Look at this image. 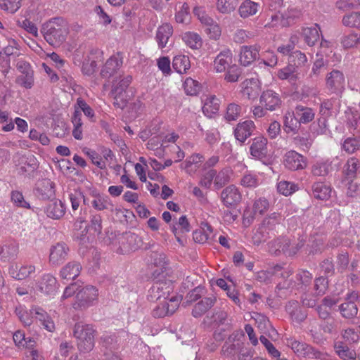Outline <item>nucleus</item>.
I'll return each mask as SVG.
<instances>
[{
    "label": "nucleus",
    "instance_id": "bf43d9fd",
    "mask_svg": "<svg viewBox=\"0 0 360 360\" xmlns=\"http://www.w3.org/2000/svg\"><path fill=\"white\" fill-rule=\"evenodd\" d=\"M288 60L290 64L294 65L297 69L298 66L304 65L307 58L306 55L300 51H295L290 54Z\"/></svg>",
    "mask_w": 360,
    "mask_h": 360
},
{
    "label": "nucleus",
    "instance_id": "4468645a",
    "mask_svg": "<svg viewBox=\"0 0 360 360\" xmlns=\"http://www.w3.org/2000/svg\"><path fill=\"white\" fill-rule=\"evenodd\" d=\"M123 64V57L120 53L110 56L104 64L101 75L103 77L110 78L116 74Z\"/></svg>",
    "mask_w": 360,
    "mask_h": 360
},
{
    "label": "nucleus",
    "instance_id": "e433bc0d",
    "mask_svg": "<svg viewBox=\"0 0 360 360\" xmlns=\"http://www.w3.org/2000/svg\"><path fill=\"white\" fill-rule=\"evenodd\" d=\"M233 171L230 167H224L218 173L216 172L214 176V186L216 189H219L228 184L230 180Z\"/></svg>",
    "mask_w": 360,
    "mask_h": 360
},
{
    "label": "nucleus",
    "instance_id": "49530a36",
    "mask_svg": "<svg viewBox=\"0 0 360 360\" xmlns=\"http://www.w3.org/2000/svg\"><path fill=\"white\" fill-rule=\"evenodd\" d=\"M22 0H0V8L8 13H15L21 7Z\"/></svg>",
    "mask_w": 360,
    "mask_h": 360
},
{
    "label": "nucleus",
    "instance_id": "4be33fe9",
    "mask_svg": "<svg viewBox=\"0 0 360 360\" xmlns=\"http://www.w3.org/2000/svg\"><path fill=\"white\" fill-rule=\"evenodd\" d=\"M232 53L230 50L221 51L214 60V69L217 72H222L231 65Z\"/></svg>",
    "mask_w": 360,
    "mask_h": 360
},
{
    "label": "nucleus",
    "instance_id": "0eeeda50",
    "mask_svg": "<svg viewBox=\"0 0 360 360\" xmlns=\"http://www.w3.org/2000/svg\"><path fill=\"white\" fill-rule=\"evenodd\" d=\"M179 302V299L173 295L169 300H163L153 309L152 315L155 318H162L172 315L178 309Z\"/></svg>",
    "mask_w": 360,
    "mask_h": 360
},
{
    "label": "nucleus",
    "instance_id": "5fc2aeb1",
    "mask_svg": "<svg viewBox=\"0 0 360 360\" xmlns=\"http://www.w3.org/2000/svg\"><path fill=\"white\" fill-rule=\"evenodd\" d=\"M240 184L243 187L254 188L259 185V179L257 174L247 173L240 179Z\"/></svg>",
    "mask_w": 360,
    "mask_h": 360
},
{
    "label": "nucleus",
    "instance_id": "c756f323",
    "mask_svg": "<svg viewBox=\"0 0 360 360\" xmlns=\"http://www.w3.org/2000/svg\"><path fill=\"white\" fill-rule=\"evenodd\" d=\"M212 228L207 223H202L200 229L193 233V238L195 242L204 244L212 238Z\"/></svg>",
    "mask_w": 360,
    "mask_h": 360
},
{
    "label": "nucleus",
    "instance_id": "cd10ccee",
    "mask_svg": "<svg viewBox=\"0 0 360 360\" xmlns=\"http://www.w3.org/2000/svg\"><path fill=\"white\" fill-rule=\"evenodd\" d=\"M313 196L321 200H327L330 197L331 187L323 181H316L311 186Z\"/></svg>",
    "mask_w": 360,
    "mask_h": 360
},
{
    "label": "nucleus",
    "instance_id": "e2e57ef3",
    "mask_svg": "<svg viewBox=\"0 0 360 360\" xmlns=\"http://www.w3.org/2000/svg\"><path fill=\"white\" fill-rule=\"evenodd\" d=\"M11 198L15 206L27 209L30 208V203L25 200L22 193L20 191H13L11 193Z\"/></svg>",
    "mask_w": 360,
    "mask_h": 360
},
{
    "label": "nucleus",
    "instance_id": "f8f14e48",
    "mask_svg": "<svg viewBox=\"0 0 360 360\" xmlns=\"http://www.w3.org/2000/svg\"><path fill=\"white\" fill-rule=\"evenodd\" d=\"M259 103L266 110L274 111L281 108L282 101L278 93L271 89H267L262 93Z\"/></svg>",
    "mask_w": 360,
    "mask_h": 360
},
{
    "label": "nucleus",
    "instance_id": "0e129e2a",
    "mask_svg": "<svg viewBox=\"0 0 360 360\" xmlns=\"http://www.w3.org/2000/svg\"><path fill=\"white\" fill-rule=\"evenodd\" d=\"M342 148L348 153H353L360 148V139L354 137L347 138L345 140Z\"/></svg>",
    "mask_w": 360,
    "mask_h": 360
},
{
    "label": "nucleus",
    "instance_id": "20e7f679",
    "mask_svg": "<svg viewBox=\"0 0 360 360\" xmlns=\"http://www.w3.org/2000/svg\"><path fill=\"white\" fill-rule=\"evenodd\" d=\"M131 81L132 77L131 75H127L120 80L113 81L110 94L113 97V104L115 107L123 109L127 106L130 99L127 89Z\"/></svg>",
    "mask_w": 360,
    "mask_h": 360
},
{
    "label": "nucleus",
    "instance_id": "f257e3e1",
    "mask_svg": "<svg viewBox=\"0 0 360 360\" xmlns=\"http://www.w3.org/2000/svg\"><path fill=\"white\" fill-rule=\"evenodd\" d=\"M41 32L50 45L60 46L69 33L68 23L63 18H53L44 24Z\"/></svg>",
    "mask_w": 360,
    "mask_h": 360
},
{
    "label": "nucleus",
    "instance_id": "7c9ffc66",
    "mask_svg": "<svg viewBox=\"0 0 360 360\" xmlns=\"http://www.w3.org/2000/svg\"><path fill=\"white\" fill-rule=\"evenodd\" d=\"M301 124L298 119L297 118V115H295V111L292 112H287L284 116L283 120V127L284 130L286 133H297Z\"/></svg>",
    "mask_w": 360,
    "mask_h": 360
},
{
    "label": "nucleus",
    "instance_id": "864d4df0",
    "mask_svg": "<svg viewBox=\"0 0 360 360\" xmlns=\"http://www.w3.org/2000/svg\"><path fill=\"white\" fill-rule=\"evenodd\" d=\"M219 99L215 96H212L206 99L202 110L204 112H207L215 114L219 110Z\"/></svg>",
    "mask_w": 360,
    "mask_h": 360
},
{
    "label": "nucleus",
    "instance_id": "423d86ee",
    "mask_svg": "<svg viewBox=\"0 0 360 360\" xmlns=\"http://www.w3.org/2000/svg\"><path fill=\"white\" fill-rule=\"evenodd\" d=\"M345 78L344 74L338 70H333L326 77V89L330 94L341 96L345 90Z\"/></svg>",
    "mask_w": 360,
    "mask_h": 360
},
{
    "label": "nucleus",
    "instance_id": "bb28decb",
    "mask_svg": "<svg viewBox=\"0 0 360 360\" xmlns=\"http://www.w3.org/2000/svg\"><path fill=\"white\" fill-rule=\"evenodd\" d=\"M65 206L60 200H55L49 202L45 208V213L47 217L58 219L61 218L65 213Z\"/></svg>",
    "mask_w": 360,
    "mask_h": 360
},
{
    "label": "nucleus",
    "instance_id": "a19ab883",
    "mask_svg": "<svg viewBox=\"0 0 360 360\" xmlns=\"http://www.w3.org/2000/svg\"><path fill=\"white\" fill-rule=\"evenodd\" d=\"M72 122L74 125L72 136L75 139L81 140L82 139V113L80 110H75L72 117Z\"/></svg>",
    "mask_w": 360,
    "mask_h": 360
},
{
    "label": "nucleus",
    "instance_id": "7ed1b4c3",
    "mask_svg": "<svg viewBox=\"0 0 360 360\" xmlns=\"http://www.w3.org/2000/svg\"><path fill=\"white\" fill-rule=\"evenodd\" d=\"M95 330L91 325L82 322L75 323L73 334L77 340V346L80 351L89 352L94 347Z\"/></svg>",
    "mask_w": 360,
    "mask_h": 360
},
{
    "label": "nucleus",
    "instance_id": "69168bd1",
    "mask_svg": "<svg viewBox=\"0 0 360 360\" xmlns=\"http://www.w3.org/2000/svg\"><path fill=\"white\" fill-rule=\"evenodd\" d=\"M328 288V280L323 276L316 278L314 281V290L316 296L324 295Z\"/></svg>",
    "mask_w": 360,
    "mask_h": 360
},
{
    "label": "nucleus",
    "instance_id": "412c9836",
    "mask_svg": "<svg viewBox=\"0 0 360 360\" xmlns=\"http://www.w3.org/2000/svg\"><path fill=\"white\" fill-rule=\"evenodd\" d=\"M36 271L34 265L25 264L20 266L12 265L8 272L12 278L15 280H23L32 276Z\"/></svg>",
    "mask_w": 360,
    "mask_h": 360
},
{
    "label": "nucleus",
    "instance_id": "de8ad7c7",
    "mask_svg": "<svg viewBox=\"0 0 360 360\" xmlns=\"http://www.w3.org/2000/svg\"><path fill=\"white\" fill-rule=\"evenodd\" d=\"M88 229L93 230L98 235L102 232V217L100 214L91 212L90 214V221Z\"/></svg>",
    "mask_w": 360,
    "mask_h": 360
},
{
    "label": "nucleus",
    "instance_id": "b1692460",
    "mask_svg": "<svg viewBox=\"0 0 360 360\" xmlns=\"http://www.w3.org/2000/svg\"><path fill=\"white\" fill-rule=\"evenodd\" d=\"M285 310L290 315L291 319L298 323L304 321L307 316V312L304 311L299 305V303L295 300L289 301L286 304Z\"/></svg>",
    "mask_w": 360,
    "mask_h": 360
},
{
    "label": "nucleus",
    "instance_id": "4d7b16f0",
    "mask_svg": "<svg viewBox=\"0 0 360 360\" xmlns=\"http://www.w3.org/2000/svg\"><path fill=\"white\" fill-rule=\"evenodd\" d=\"M299 41V37L296 35H292L290 37L289 41L287 44L281 45L278 47V52L283 55H289L292 53V51L295 49V45Z\"/></svg>",
    "mask_w": 360,
    "mask_h": 360
},
{
    "label": "nucleus",
    "instance_id": "338daca9",
    "mask_svg": "<svg viewBox=\"0 0 360 360\" xmlns=\"http://www.w3.org/2000/svg\"><path fill=\"white\" fill-rule=\"evenodd\" d=\"M360 37L356 33H349L345 35L341 39V44L345 49H349L355 46L359 42Z\"/></svg>",
    "mask_w": 360,
    "mask_h": 360
},
{
    "label": "nucleus",
    "instance_id": "5701e85b",
    "mask_svg": "<svg viewBox=\"0 0 360 360\" xmlns=\"http://www.w3.org/2000/svg\"><path fill=\"white\" fill-rule=\"evenodd\" d=\"M82 269L79 262H69L60 269V276L62 279L75 280L79 275Z\"/></svg>",
    "mask_w": 360,
    "mask_h": 360
},
{
    "label": "nucleus",
    "instance_id": "473e14b6",
    "mask_svg": "<svg viewBox=\"0 0 360 360\" xmlns=\"http://www.w3.org/2000/svg\"><path fill=\"white\" fill-rule=\"evenodd\" d=\"M320 32L319 25L315 24L314 27L303 28L302 35L306 44L309 46H313L319 39Z\"/></svg>",
    "mask_w": 360,
    "mask_h": 360
},
{
    "label": "nucleus",
    "instance_id": "774afa93",
    "mask_svg": "<svg viewBox=\"0 0 360 360\" xmlns=\"http://www.w3.org/2000/svg\"><path fill=\"white\" fill-rule=\"evenodd\" d=\"M307 358L316 360H336L327 352L320 351L313 347L310 349Z\"/></svg>",
    "mask_w": 360,
    "mask_h": 360
},
{
    "label": "nucleus",
    "instance_id": "1a4fd4ad",
    "mask_svg": "<svg viewBox=\"0 0 360 360\" xmlns=\"http://www.w3.org/2000/svg\"><path fill=\"white\" fill-rule=\"evenodd\" d=\"M283 165L291 171L302 170L307 167V158L295 150H292L285 154Z\"/></svg>",
    "mask_w": 360,
    "mask_h": 360
},
{
    "label": "nucleus",
    "instance_id": "8fccbe9b",
    "mask_svg": "<svg viewBox=\"0 0 360 360\" xmlns=\"http://www.w3.org/2000/svg\"><path fill=\"white\" fill-rule=\"evenodd\" d=\"M102 344L108 351H115L119 349L117 337L115 334H104L102 338Z\"/></svg>",
    "mask_w": 360,
    "mask_h": 360
},
{
    "label": "nucleus",
    "instance_id": "37998d69",
    "mask_svg": "<svg viewBox=\"0 0 360 360\" xmlns=\"http://www.w3.org/2000/svg\"><path fill=\"white\" fill-rule=\"evenodd\" d=\"M359 160L355 158L348 159L344 166V173L348 179H352L356 176L359 168Z\"/></svg>",
    "mask_w": 360,
    "mask_h": 360
},
{
    "label": "nucleus",
    "instance_id": "dca6fc26",
    "mask_svg": "<svg viewBox=\"0 0 360 360\" xmlns=\"http://www.w3.org/2000/svg\"><path fill=\"white\" fill-rule=\"evenodd\" d=\"M267 139L264 136H257L252 139L250 147V155L257 160H263L267 156Z\"/></svg>",
    "mask_w": 360,
    "mask_h": 360
},
{
    "label": "nucleus",
    "instance_id": "f03ea898",
    "mask_svg": "<svg viewBox=\"0 0 360 360\" xmlns=\"http://www.w3.org/2000/svg\"><path fill=\"white\" fill-rule=\"evenodd\" d=\"M167 271V264L163 262L160 267H157L152 273V278L155 282L150 288L151 297L157 300H160L161 298L169 300L172 297L170 296L173 292L172 282L165 280L168 275Z\"/></svg>",
    "mask_w": 360,
    "mask_h": 360
},
{
    "label": "nucleus",
    "instance_id": "39448f33",
    "mask_svg": "<svg viewBox=\"0 0 360 360\" xmlns=\"http://www.w3.org/2000/svg\"><path fill=\"white\" fill-rule=\"evenodd\" d=\"M98 297V289L94 285H87L78 289L75 302L72 303V307L76 310H86L96 302Z\"/></svg>",
    "mask_w": 360,
    "mask_h": 360
},
{
    "label": "nucleus",
    "instance_id": "4c0bfd02",
    "mask_svg": "<svg viewBox=\"0 0 360 360\" xmlns=\"http://www.w3.org/2000/svg\"><path fill=\"white\" fill-rule=\"evenodd\" d=\"M172 67L179 74L186 73L191 68L189 58L185 55L176 56L173 58Z\"/></svg>",
    "mask_w": 360,
    "mask_h": 360
},
{
    "label": "nucleus",
    "instance_id": "58836bf2",
    "mask_svg": "<svg viewBox=\"0 0 360 360\" xmlns=\"http://www.w3.org/2000/svg\"><path fill=\"white\" fill-rule=\"evenodd\" d=\"M288 345L291 347L294 352L298 356H302L305 358H307L312 347L305 342H300L294 339L288 340Z\"/></svg>",
    "mask_w": 360,
    "mask_h": 360
},
{
    "label": "nucleus",
    "instance_id": "393cba45",
    "mask_svg": "<svg viewBox=\"0 0 360 360\" xmlns=\"http://www.w3.org/2000/svg\"><path fill=\"white\" fill-rule=\"evenodd\" d=\"M217 302L215 296L205 297L197 302L193 310L192 315L195 317H200L211 309Z\"/></svg>",
    "mask_w": 360,
    "mask_h": 360
},
{
    "label": "nucleus",
    "instance_id": "a878e982",
    "mask_svg": "<svg viewBox=\"0 0 360 360\" xmlns=\"http://www.w3.org/2000/svg\"><path fill=\"white\" fill-rule=\"evenodd\" d=\"M241 92L248 99H255L259 94V81L257 79H247L241 84Z\"/></svg>",
    "mask_w": 360,
    "mask_h": 360
},
{
    "label": "nucleus",
    "instance_id": "3c124183",
    "mask_svg": "<svg viewBox=\"0 0 360 360\" xmlns=\"http://www.w3.org/2000/svg\"><path fill=\"white\" fill-rule=\"evenodd\" d=\"M241 110L240 105L236 103H229L226 108L225 119L228 121L236 120L240 116Z\"/></svg>",
    "mask_w": 360,
    "mask_h": 360
},
{
    "label": "nucleus",
    "instance_id": "2f4dec72",
    "mask_svg": "<svg viewBox=\"0 0 360 360\" xmlns=\"http://www.w3.org/2000/svg\"><path fill=\"white\" fill-rule=\"evenodd\" d=\"M295 115L300 124H308L315 117V110L309 107L297 105L295 108Z\"/></svg>",
    "mask_w": 360,
    "mask_h": 360
},
{
    "label": "nucleus",
    "instance_id": "a18cd8bd",
    "mask_svg": "<svg viewBox=\"0 0 360 360\" xmlns=\"http://www.w3.org/2000/svg\"><path fill=\"white\" fill-rule=\"evenodd\" d=\"M238 4V0H217V10L224 14L231 13L235 10Z\"/></svg>",
    "mask_w": 360,
    "mask_h": 360
},
{
    "label": "nucleus",
    "instance_id": "6e6d98bb",
    "mask_svg": "<svg viewBox=\"0 0 360 360\" xmlns=\"http://www.w3.org/2000/svg\"><path fill=\"white\" fill-rule=\"evenodd\" d=\"M16 83L25 89H31L34 85V72H26L16 79Z\"/></svg>",
    "mask_w": 360,
    "mask_h": 360
},
{
    "label": "nucleus",
    "instance_id": "f704fd0d",
    "mask_svg": "<svg viewBox=\"0 0 360 360\" xmlns=\"http://www.w3.org/2000/svg\"><path fill=\"white\" fill-rule=\"evenodd\" d=\"M259 7V4L251 0H245L239 6L238 13L241 18H247L255 15Z\"/></svg>",
    "mask_w": 360,
    "mask_h": 360
},
{
    "label": "nucleus",
    "instance_id": "680f3d73",
    "mask_svg": "<svg viewBox=\"0 0 360 360\" xmlns=\"http://www.w3.org/2000/svg\"><path fill=\"white\" fill-rule=\"evenodd\" d=\"M226 73L224 76V79L228 82H236L238 80L240 76V68L236 65H232L226 70Z\"/></svg>",
    "mask_w": 360,
    "mask_h": 360
},
{
    "label": "nucleus",
    "instance_id": "f3484780",
    "mask_svg": "<svg viewBox=\"0 0 360 360\" xmlns=\"http://www.w3.org/2000/svg\"><path fill=\"white\" fill-rule=\"evenodd\" d=\"M255 129V124L254 122L252 120H245L239 122L236 125L234 129V136L238 141L243 143L252 136Z\"/></svg>",
    "mask_w": 360,
    "mask_h": 360
},
{
    "label": "nucleus",
    "instance_id": "72a5a7b5",
    "mask_svg": "<svg viewBox=\"0 0 360 360\" xmlns=\"http://www.w3.org/2000/svg\"><path fill=\"white\" fill-rule=\"evenodd\" d=\"M332 170L331 162L320 160L314 162L311 167V173L313 176H326Z\"/></svg>",
    "mask_w": 360,
    "mask_h": 360
},
{
    "label": "nucleus",
    "instance_id": "79ce46f5",
    "mask_svg": "<svg viewBox=\"0 0 360 360\" xmlns=\"http://www.w3.org/2000/svg\"><path fill=\"white\" fill-rule=\"evenodd\" d=\"M277 76L281 79H288L290 82H295L298 79L296 68L292 64L280 69L278 71Z\"/></svg>",
    "mask_w": 360,
    "mask_h": 360
},
{
    "label": "nucleus",
    "instance_id": "c03bdc74",
    "mask_svg": "<svg viewBox=\"0 0 360 360\" xmlns=\"http://www.w3.org/2000/svg\"><path fill=\"white\" fill-rule=\"evenodd\" d=\"M342 21L344 25L360 30V12H352L346 14L343 16Z\"/></svg>",
    "mask_w": 360,
    "mask_h": 360
},
{
    "label": "nucleus",
    "instance_id": "13d9d810",
    "mask_svg": "<svg viewBox=\"0 0 360 360\" xmlns=\"http://www.w3.org/2000/svg\"><path fill=\"white\" fill-rule=\"evenodd\" d=\"M297 186L290 181H281L277 184V190L281 194L288 196L297 190Z\"/></svg>",
    "mask_w": 360,
    "mask_h": 360
},
{
    "label": "nucleus",
    "instance_id": "ea45409f",
    "mask_svg": "<svg viewBox=\"0 0 360 360\" xmlns=\"http://www.w3.org/2000/svg\"><path fill=\"white\" fill-rule=\"evenodd\" d=\"M183 41L193 49H198L202 46V39L199 34L192 32H185L182 36Z\"/></svg>",
    "mask_w": 360,
    "mask_h": 360
},
{
    "label": "nucleus",
    "instance_id": "aec40b11",
    "mask_svg": "<svg viewBox=\"0 0 360 360\" xmlns=\"http://www.w3.org/2000/svg\"><path fill=\"white\" fill-rule=\"evenodd\" d=\"M259 46H243L240 52V63L243 66H248L259 58Z\"/></svg>",
    "mask_w": 360,
    "mask_h": 360
},
{
    "label": "nucleus",
    "instance_id": "052dcab7",
    "mask_svg": "<svg viewBox=\"0 0 360 360\" xmlns=\"http://www.w3.org/2000/svg\"><path fill=\"white\" fill-rule=\"evenodd\" d=\"M15 313L20 321L26 326H30L32 323L30 314L21 305L15 307Z\"/></svg>",
    "mask_w": 360,
    "mask_h": 360
},
{
    "label": "nucleus",
    "instance_id": "2eb2a0df",
    "mask_svg": "<svg viewBox=\"0 0 360 360\" xmlns=\"http://www.w3.org/2000/svg\"><path fill=\"white\" fill-rule=\"evenodd\" d=\"M39 291L46 295H53L57 289V280L50 274H44L36 283Z\"/></svg>",
    "mask_w": 360,
    "mask_h": 360
},
{
    "label": "nucleus",
    "instance_id": "ddd939ff",
    "mask_svg": "<svg viewBox=\"0 0 360 360\" xmlns=\"http://www.w3.org/2000/svg\"><path fill=\"white\" fill-rule=\"evenodd\" d=\"M69 247L65 243H58L50 249L49 262L51 265L58 266L68 258Z\"/></svg>",
    "mask_w": 360,
    "mask_h": 360
},
{
    "label": "nucleus",
    "instance_id": "6ab92c4d",
    "mask_svg": "<svg viewBox=\"0 0 360 360\" xmlns=\"http://www.w3.org/2000/svg\"><path fill=\"white\" fill-rule=\"evenodd\" d=\"M36 194L42 200L50 199L55 195V184L49 179H42L37 184Z\"/></svg>",
    "mask_w": 360,
    "mask_h": 360
},
{
    "label": "nucleus",
    "instance_id": "9d476101",
    "mask_svg": "<svg viewBox=\"0 0 360 360\" xmlns=\"http://www.w3.org/2000/svg\"><path fill=\"white\" fill-rule=\"evenodd\" d=\"M243 336L244 335L238 332H233L230 335L222 347L223 354L228 357L234 356L243 345L241 340Z\"/></svg>",
    "mask_w": 360,
    "mask_h": 360
},
{
    "label": "nucleus",
    "instance_id": "c9c22d12",
    "mask_svg": "<svg viewBox=\"0 0 360 360\" xmlns=\"http://www.w3.org/2000/svg\"><path fill=\"white\" fill-rule=\"evenodd\" d=\"M334 349L338 356L342 360H356V352L350 349L342 342H335Z\"/></svg>",
    "mask_w": 360,
    "mask_h": 360
},
{
    "label": "nucleus",
    "instance_id": "09e8293b",
    "mask_svg": "<svg viewBox=\"0 0 360 360\" xmlns=\"http://www.w3.org/2000/svg\"><path fill=\"white\" fill-rule=\"evenodd\" d=\"M312 278V274L309 271L300 269L296 274L295 283L297 288L307 287L311 284Z\"/></svg>",
    "mask_w": 360,
    "mask_h": 360
},
{
    "label": "nucleus",
    "instance_id": "c85d7f7f",
    "mask_svg": "<svg viewBox=\"0 0 360 360\" xmlns=\"http://www.w3.org/2000/svg\"><path fill=\"white\" fill-rule=\"evenodd\" d=\"M172 34L173 27L170 24L164 23L160 26L156 32V40L158 46L161 49L165 47Z\"/></svg>",
    "mask_w": 360,
    "mask_h": 360
},
{
    "label": "nucleus",
    "instance_id": "6e6552de",
    "mask_svg": "<svg viewBox=\"0 0 360 360\" xmlns=\"http://www.w3.org/2000/svg\"><path fill=\"white\" fill-rule=\"evenodd\" d=\"M358 300V292L352 291L347 295L345 301L339 306V310L345 319H352L358 314V307L356 301Z\"/></svg>",
    "mask_w": 360,
    "mask_h": 360
},
{
    "label": "nucleus",
    "instance_id": "603ef678",
    "mask_svg": "<svg viewBox=\"0 0 360 360\" xmlns=\"http://www.w3.org/2000/svg\"><path fill=\"white\" fill-rule=\"evenodd\" d=\"M184 89L187 95L195 96L198 94L200 86L198 81L188 77L184 81Z\"/></svg>",
    "mask_w": 360,
    "mask_h": 360
},
{
    "label": "nucleus",
    "instance_id": "a211bd4d",
    "mask_svg": "<svg viewBox=\"0 0 360 360\" xmlns=\"http://www.w3.org/2000/svg\"><path fill=\"white\" fill-rule=\"evenodd\" d=\"M93 200H91V206L97 211L109 210L113 211L114 205L109 196L101 194L98 191L91 193Z\"/></svg>",
    "mask_w": 360,
    "mask_h": 360
},
{
    "label": "nucleus",
    "instance_id": "9b49d317",
    "mask_svg": "<svg viewBox=\"0 0 360 360\" xmlns=\"http://www.w3.org/2000/svg\"><path fill=\"white\" fill-rule=\"evenodd\" d=\"M221 200L226 207H236L242 200V195L235 185L226 186L221 193Z\"/></svg>",
    "mask_w": 360,
    "mask_h": 360
}]
</instances>
